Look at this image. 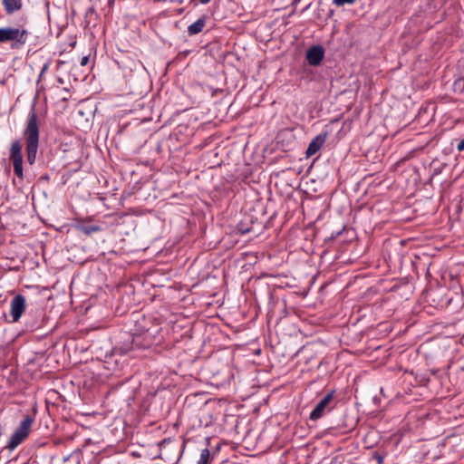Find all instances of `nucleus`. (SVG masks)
I'll list each match as a JSON object with an SVG mask.
<instances>
[{
	"instance_id": "1",
	"label": "nucleus",
	"mask_w": 464,
	"mask_h": 464,
	"mask_svg": "<svg viewBox=\"0 0 464 464\" xmlns=\"http://www.w3.org/2000/svg\"><path fill=\"white\" fill-rule=\"evenodd\" d=\"M24 134L26 140V160L33 165L35 162L39 144V129L34 112L29 115Z\"/></svg>"
},
{
	"instance_id": "2",
	"label": "nucleus",
	"mask_w": 464,
	"mask_h": 464,
	"mask_svg": "<svg viewBox=\"0 0 464 464\" xmlns=\"http://www.w3.org/2000/svg\"><path fill=\"white\" fill-rule=\"evenodd\" d=\"M28 37V31L14 27H0V43L14 42L13 47L24 45Z\"/></svg>"
},
{
	"instance_id": "3",
	"label": "nucleus",
	"mask_w": 464,
	"mask_h": 464,
	"mask_svg": "<svg viewBox=\"0 0 464 464\" xmlns=\"http://www.w3.org/2000/svg\"><path fill=\"white\" fill-rule=\"evenodd\" d=\"M34 423V418L27 415L22 420L18 428L12 434L7 448L10 450H14L18 445H20L29 435L30 429Z\"/></svg>"
},
{
	"instance_id": "4",
	"label": "nucleus",
	"mask_w": 464,
	"mask_h": 464,
	"mask_svg": "<svg viewBox=\"0 0 464 464\" xmlns=\"http://www.w3.org/2000/svg\"><path fill=\"white\" fill-rule=\"evenodd\" d=\"M22 143L18 140L12 141L9 150V159L13 162L14 174L19 178L23 179V154H22Z\"/></svg>"
},
{
	"instance_id": "5",
	"label": "nucleus",
	"mask_w": 464,
	"mask_h": 464,
	"mask_svg": "<svg viewBox=\"0 0 464 464\" xmlns=\"http://www.w3.org/2000/svg\"><path fill=\"white\" fill-rule=\"evenodd\" d=\"M26 309V299L23 295H14L10 302L12 323H17Z\"/></svg>"
},
{
	"instance_id": "6",
	"label": "nucleus",
	"mask_w": 464,
	"mask_h": 464,
	"mask_svg": "<svg viewBox=\"0 0 464 464\" xmlns=\"http://www.w3.org/2000/svg\"><path fill=\"white\" fill-rule=\"evenodd\" d=\"M334 398V392H330L327 393L314 407V409L310 413V420H316L320 419L325 410L329 407V404L332 402Z\"/></svg>"
},
{
	"instance_id": "7",
	"label": "nucleus",
	"mask_w": 464,
	"mask_h": 464,
	"mask_svg": "<svg viewBox=\"0 0 464 464\" xmlns=\"http://www.w3.org/2000/svg\"><path fill=\"white\" fill-rule=\"evenodd\" d=\"M324 56L323 47L314 45L309 48L306 52V60L310 65L316 66L320 64Z\"/></svg>"
},
{
	"instance_id": "8",
	"label": "nucleus",
	"mask_w": 464,
	"mask_h": 464,
	"mask_svg": "<svg viewBox=\"0 0 464 464\" xmlns=\"http://www.w3.org/2000/svg\"><path fill=\"white\" fill-rule=\"evenodd\" d=\"M326 133L319 134L312 140L306 150L307 157L314 155L322 148V146L326 140Z\"/></svg>"
},
{
	"instance_id": "9",
	"label": "nucleus",
	"mask_w": 464,
	"mask_h": 464,
	"mask_svg": "<svg viewBox=\"0 0 464 464\" xmlns=\"http://www.w3.org/2000/svg\"><path fill=\"white\" fill-rule=\"evenodd\" d=\"M206 21L204 17L198 18L193 24L188 27V33L189 35H195L202 32L205 27Z\"/></svg>"
},
{
	"instance_id": "10",
	"label": "nucleus",
	"mask_w": 464,
	"mask_h": 464,
	"mask_svg": "<svg viewBox=\"0 0 464 464\" xmlns=\"http://www.w3.org/2000/svg\"><path fill=\"white\" fill-rule=\"evenodd\" d=\"M3 5L8 14H13L22 7V0H3Z\"/></svg>"
},
{
	"instance_id": "11",
	"label": "nucleus",
	"mask_w": 464,
	"mask_h": 464,
	"mask_svg": "<svg viewBox=\"0 0 464 464\" xmlns=\"http://www.w3.org/2000/svg\"><path fill=\"white\" fill-rule=\"evenodd\" d=\"M78 228L87 236L101 230V227L95 225H81Z\"/></svg>"
},
{
	"instance_id": "12",
	"label": "nucleus",
	"mask_w": 464,
	"mask_h": 464,
	"mask_svg": "<svg viewBox=\"0 0 464 464\" xmlns=\"http://www.w3.org/2000/svg\"><path fill=\"white\" fill-rule=\"evenodd\" d=\"M210 459V452L208 449H204L201 450L200 458L198 460L197 464H208Z\"/></svg>"
},
{
	"instance_id": "13",
	"label": "nucleus",
	"mask_w": 464,
	"mask_h": 464,
	"mask_svg": "<svg viewBox=\"0 0 464 464\" xmlns=\"http://www.w3.org/2000/svg\"><path fill=\"white\" fill-rule=\"evenodd\" d=\"M355 0H333L332 3L335 6H343L344 5H353L354 4Z\"/></svg>"
},
{
	"instance_id": "14",
	"label": "nucleus",
	"mask_w": 464,
	"mask_h": 464,
	"mask_svg": "<svg viewBox=\"0 0 464 464\" xmlns=\"http://www.w3.org/2000/svg\"><path fill=\"white\" fill-rule=\"evenodd\" d=\"M88 62H89V57L88 56H83L81 59L80 64L82 66H85L88 63Z\"/></svg>"
},
{
	"instance_id": "15",
	"label": "nucleus",
	"mask_w": 464,
	"mask_h": 464,
	"mask_svg": "<svg viewBox=\"0 0 464 464\" xmlns=\"http://www.w3.org/2000/svg\"><path fill=\"white\" fill-rule=\"evenodd\" d=\"M457 149L459 151H464V139L459 142Z\"/></svg>"
},
{
	"instance_id": "16",
	"label": "nucleus",
	"mask_w": 464,
	"mask_h": 464,
	"mask_svg": "<svg viewBox=\"0 0 464 464\" xmlns=\"http://www.w3.org/2000/svg\"><path fill=\"white\" fill-rule=\"evenodd\" d=\"M374 459L377 460V464H382L383 462V457L379 455V454H376L374 456Z\"/></svg>"
},
{
	"instance_id": "17",
	"label": "nucleus",
	"mask_w": 464,
	"mask_h": 464,
	"mask_svg": "<svg viewBox=\"0 0 464 464\" xmlns=\"http://www.w3.org/2000/svg\"><path fill=\"white\" fill-rule=\"evenodd\" d=\"M210 2V0H199V3L202 5H207Z\"/></svg>"
}]
</instances>
